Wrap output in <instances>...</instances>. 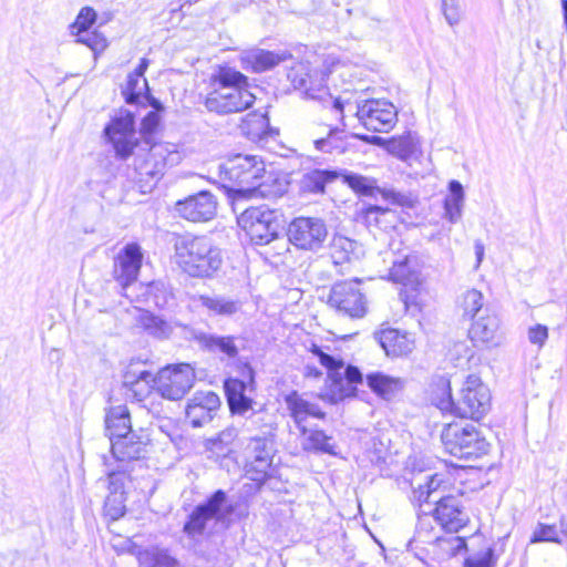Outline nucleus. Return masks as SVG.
Segmentation results:
<instances>
[{"label": "nucleus", "mask_w": 567, "mask_h": 567, "mask_svg": "<svg viewBox=\"0 0 567 567\" xmlns=\"http://www.w3.org/2000/svg\"><path fill=\"white\" fill-rule=\"evenodd\" d=\"M432 530V517L427 514L420 515L415 530V537L420 542L427 543L431 542L432 539H436L440 542V545L444 549L450 550L452 555H456L466 547L465 539L462 537L454 536L449 539H440L437 537L431 536Z\"/></svg>", "instance_id": "nucleus-28"}, {"label": "nucleus", "mask_w": 567, "mask_h": 567, "mask_svg": "<svg viewBox=\"0 0 567 567\" xmlns=\"http://www.w3.org/2000/svg\"><path fill=\"white\" fill-rule=\"evenodd\" d=\"M369 388L384 400L392 399L403 389V381L399 378L389 377L381 372L367 375Z\"/></svg>", "instance_id": "nucleus-34"}, {"label": "nucleus", "mask_w": 567, "mask_h": 567, "mask_svg": "<svg viewBox=\"0 0 567 567\" xmlns=\"http://www.w3.org/2000/svg\"><path fill=\"white\" fill-rule=\"evenodd\" d=\"M442 483L443 480L437 474L427 476L424 484H419L413 489V501L417 502L420 506L423 503H435L437 501L435 495Z\"/></svg>", "instance_id": "nucleus-43"}, {"label": "nucleus", "mask_w": 567, "mask_h": 567, "mask_svg": "<svg viewBox=\"0 0 567 567\" xmlns=\"http://www.w3.org/2000/svg\"><path fill=\"white\" fill-rule=\"evenodd\" d=\"M245 453L247 474L252 481H262L272 463V441L267 436L251 437Z\"/></svg>", "instance_id": "nucleus-15"}, {"label": "nucleus", "mask_w": 567, "mask_h": 567, "mask_svg": "<svg viewBox=\"0 0 567 567\" xmlns=\"http://www.w3.org/2000/svg\"><path fill=\"white\" fill-rule=\"evenodd\" d=\"M174 250L178 267L195 278L212 277L221 268L224 260L220 248L206 236H178Z\"/></svg>", "instance_id": "nucleus-2"}, {"label": "nucleus", "mask_w": 567, "mask_h": 567, "mask_svg": "<svg viewBox=\"0 0 567 567\" xmlns=\"http://www.w3.org/2000/svg\"><path fill=\"white\" fill-rule=\"evenodd\" d=\"M134 124L133 114L126 112L123 116L114 118L104 130L106 137L121 158L132 155L138 144Z\"/></svg>", "instance_id": "nucleus-13"}, {"label": "nucleus", "mask_w": 567, "mask_h": 567, "mask_svg": "<svg viewBox=\"0 0 567 567\" xmlns=\"http://www.w3.org/2000/svg\"><path fill=\"white\" fill-rule=\"evenodd\" d=\"M136 324L157 339H167L173 333V326L163 318L146 310H138Z\"/></svg>", "instance_id": "nucleus-36"}, {"label": "nucleus", "mask_w": 567, "mask_h": 567, "mask_svg": "<svg viewBox=\"0 0 567 567\" xmlns=\"http://www.w3.org/2000/svg\"><path fill=\"white\" fill-rule=\"evenodd\" d=\"M474 248H475V255H476V259H477V265H480L483 260V257H484V245L482 241L480 240H476L475 241V245H474Z\"/></svg>", "instance_id": "nucleus-59"}, {"label": "nucleus", "mask_w": 567, "mask_h": 567, "mask_svg": "<svg viewBox=\"0 0 567 567\" xmlns=\"http://www.w3.org/2000/svg\"><path fill=\"white\" fill-rule=\"evenodd\" d=\"M192 338L198 347L204 350L223 353L227 358H235L238 354V348L235 344L234 338L230 336H217L194 330Z\"/></svg>", "instance_id": "nucleus-26"}, {"label": "nucleus", "mask_w": 567, "mask_h": 567, "mask_svg": "<svg viewBox=\"0 0 567 567\" xmlns=\"http://www.w3.org/2000/svg\"><path fill=\"white\" fill-rule=\"evenodd\" d=\"M317 358L319 362L328 369L329 374L331 372L339 371L343 367V362L341 360H338L323 351H321Z\"/></svg>", "instance_id": "nucleus-54"}, {"label": "nucleus", "mask_w": 567, "mask_h": 567, "mask_svg": "<svg viewBox=\"0 0 567 567\" xmlns=\"http://www.w3.org/2000/svg\"><path fill=\"white\" fill-rule=\"evenodd\" d=\"M282 215L266 206L249 207L239 217V226L256 245H267L282 229Z\"/></svg>", "instance_id": "nucleus-6"}, {"label": "nucleus", "mask_w": 567, "mask_h": 567, "mask_svg": "<svg viewBox=\"0 0 567 567\" xmlns=\"http://www.w3.org/2000/svg\"><path fill=\"white\" fill-rule=\"evenodd\" d=\"M333 107L336 110H338L339 112H342L343 111V103L340 101V99H336L334 102H333Z\"/></svg>", "instance_id": "nucleus-63"}, {"label": "nucleus", "mask_w": 567, "mask_h": 567, "mask_svg": "<svg viewBox=\"0 0 567 567\" xmlns=\"http://www.w3.org/2000/svg\"><path fill=\"white\" fill-rule=\"evenodd\" d=\"M529 542H530V544L555 543V544L561 545L564 543V539L559 535L556 525L538 523L530 536Z\"/></svg>", "instance_id": "nucleus-46"}, {"label": "nucleus", "mask_w": 567, "mask_h": 567, "mask_svg": "<svg viewBox=\"0 0 567 567\" xmlns=\"http://www.w3.org/2000/svg\"><path fill=\"white\" fill-rule=\"evenodd\" d=\"M286 404L299 431L307 427L308 417L324 419L326 416L318 404L307 401L297 392H292L286 398Z\"/></svg>", "instance_id": "nucleus-25"}, {"label": "nucleus", "mask_w": 567, "mask_h": 567, "mask_svg": "<svg viewBox=\"0 0 567 567\" xmlns=\"http://www.w3.org/2000/svg\"><path fill=\"white\" fill-rule=\"evenodd\" d=\"M255 95L248 90L247 76L230 68L220 69L210 80V90L204 104L219 115L239 113L249 109Z\"/></svg>", "instance_id": "nucleus-1"}, {"label": "nucleus", "mask_w": 567, "mask_h": 567, "mask_svg": "<svg viewBox=\"0 0 567 567\" xmlns=\"http://www.w3.org/2000/svg\"><path fill=\"white\" fill-rule=\"evenodd\" d=\"M496 555L493 548L468 556L464 561V567H495Z\"/></svg>", "instance_id": "nucleus-50"}, {"label": "nucleus", "mask_w": 567, "mask_h": 567, "mask_svg": "<svg viewBox=\"0 0 567 567\" xmlns=\"http://www.w3.org/2000/svg\"><path fill=\"white\" fill-rule=\"evenodd\" d=\"M317 358L319 362L328 369L329 374L331 372L339 371L343 367V362L341 360H338L323 351H321Z\"/></svg>", "instance_id": "nucleus-55"}, {"label": "nucleus", "mask_w": 567, "mask_h": 567, "mask_svg": "<svg viewBox=\"0 0 567 567\" xmlns=\"http://www.w3.org/2000/svg\"><path fill=\"white\" fill-rule=\"evenodd\" d=\"M216 209L217 202L209 192H199L175 204L176 214L193 223L210 220Z\"/></svg>", "instance_id": "nucleus-16"}, {"label": "nucleus", "mask_w": 567, "mask_h": 567, "mask_svg": "<svg viewBox=\"0 0 567 567\" xmlns=\"http://www.w3.org/2000/svg\"><path fill=\"white\" fill-rule=\"evenodd\" d=\"M237 436V429L235 426H228L216 436L205 441L206 451L210 452L216 457L226 456L231 451L230 446Z\"/></svg>", "instance_id": "nucleus-40"}, {"label": "nucleus", "mask_w": 567, "mask_h": 567, "mask_svg": "<svg viewBox=\"0 0 567 567\" xmlns=\"http://www.w3.org/2000/svg\"><path fill=\"white\" fill-rule=\"evenodd\" d=\"M557 529L563 539L567 538V519L564 516L560 517Z\"/></svg>", "instance_id": "nucleus-60"}, {"label": "nucleus", "mask_w": 567, "mask_h": 567, "mask_svg": "<svg viewBox=\"0 0 567 567\" xmlns=\"http://www.w3.org/2000/svg\"><path fill=\"white\" fill-rule=\"evenodd\" d=\"M360 218L368 227L388 230L394 227L396 214L394 210L377 205L363 206L359 212Z\"/></svg>", "instance_id": "nucleus-33"}, {"label": "nucleus", "mask_w": 567, "mask_h": 567, "mask_svg": "<svg viewBox=\"0 0 567 567\" xmlns=\"http://www.w3.org/2000/svg\"><path fill=\"white\" fill-rule=\"evenodd\" d=\"M373 337L388 357L408 355L415 348L413 336L409 332H401L398 329H382L374 332Z\"/></svg>", "instance_id": "nucleus-22"}, {"label": "nucleus", "mask_w": 567, "mask_h": 567, "mask_svg": "<svg viewBox=\"0 0 567 567\" xmlns=\"http://www.w3.org/2000/svg\"><path fill=\"white\" fill-rule=\"evenodd\" d=\"M442 11L451 27L456 25L462 19V11L455 0H443Z\"/></svg>", "instance_id": "nucleus-52"}, {"label": "nucleus", "mask_w": 567, "mask_h": 567, "mask_svg": "<svg viewBox=\"0 0 567 567\" xmlns=\"http://www.w3.org/2000/svg\"><path fill=\"white\" fill-rule=\"evenodd\" d=\"M95 19L96 12L92 8L85 7L78 14L73 27L78 29V33L85 32L95 22Z\"/></svg>", "instance_id": "nucleus-51"}, {"label": "nucleus", "mask_w": 567, "mask_h": 567, "mask_svg": "<svg viewBox=\"0 0 567 567\" xmlns=\"http://www.w3.org/2000/svg\"><path fill=\"white\" fill-rule=\"evenodd\" d=\"M223 187L249 197L269 195L265 181V165L256 156L237 154L218 166Z\"/></svg>", "instance_id": "nucleus-3"}, {"label": "nucleus", "mask_w": 567, "mask_h": 567, "mask_svg": "<svg viewBox=\"0 0 567 567\" xmlns=\"http://www.w3.org/2000/svg\"><path fill=\"white\" fill-rule=\"evenodd\" d=\"M441 440L445 451L460 460L477 458L486 454L489 446L476 426L467 422L446 424Z\"/></svg>", "instance_id": "nucleus-5"}, {"label": "nucleus", "mask_w": 567, "mask_h": 567, "mask_svg": "<svg viewBox=\"0 0 567 567\" xmlns=\"http://www.w3.org/2000/svg\"><path fill=\"white\" fill-rule=\"evenodd\" d=\"M288 76L295 89L302 90L310 99L323 100L329 95L324 79L326 74L322 71L311 73L307 66L300 65L298 69L292 70Z\"/></svg>", "instance_id": "nucleus-21"}, {"label": "nucleus", "mask_w": 567, "mask_h": 567, "mask_svg": "<svg viewBox=\"0 0 567 567\" xmlns=\"http://www.w3.org/2000/svg\"><path fill=\"white\" fill-rule=\"evenodd\" d=\"M141 567H178V560L171 555L169 550L158 546H151L140 549L136 553Z\"/></svg>", "instance_id": "nucleus-35"}, {"label": "nucleus", "mask_w": 567, "mask_h": 567, "mask_svg": "<svg viewBox=\"0 0 567 567\" xmlns=\"http://www.w3.org/2000/svg\"><path fill=\"white\" fill-rule=\"evenodd\" d=\"M450 194L444 199V217L452 224L461 220L464 207V189L458 181L449 183Z\"/></svg>", "instance_id": "nucleus-37"}, {"label": "nucleus", "mask_w": 567, "mask_h": 567, "mask_svg": "<svg viewBox=\"0 0 567 567\" xmlns=\"http://www.w3.org/2000/svg\"><path fill=\"white\" fill-rule=\"evenodd\" d=\"M337 178V173L327 169H312L303 174L300 189L303 193L322 194L328 183Z\"/></svg>", "instance_id": "nucleus-39"}, {"label": "nucleus", "mask_w": 567, "mask_h": 567, "mask_svg": "<svg viewBox=\"0 0 567 567\" xmlns=\"http://www.w3.org/2000/svg\"><path fill=\"white\" fill-rule=\"evenodd\" d=\"M158 115L155 112H148V114L143 118L141 131L143 133H152L155 127L158 125Z\"/></svg>", "instance_id": "nucleus-57"}, {"label": "nucleus", "mask_w": 567, "mask_h": 567, "mask_svg": "<svg viewBox=\"0 0 567 567\" xmlns=\"http://www.w3.org/2000/svg\"><path fill=\"white\" fill-rule=\"evenodd\" d=\"M76 41L79 43H82V44H85L86 47H89L94 52L95 55L97 53L103 52L107 47L106 39L101 33H99L96 31H93V32L85 31L82 33H78Z\"/></svg>", "instance_id": "nucleus-49"}, {"label": "nucleus", "mask_w": 567, "mask_h": 567, "mask_svg": "<svg viewBox=\"0 0 567 567\" xmlns=\"http://www.w3.org/2000/svg\"><path fill=\"white\" fill-rule=\"evenodd\" d=\"M342 374L346 381L353 386H355L357 383H361L363 380L361 371L353 365H348Z\"/></svg>", "instance_id": "nucleus-56"}, {"label": "nucleus", "mask_w": 567, "mask_h": 567, "mask_svg": "<svg viewBox=\"0 0 567 567\" xmlns=\"http://www.w3.org/2000/svg\"><path fill=\"white\" fill-rule=\"evenodd\" d=\"M128 468L126 465H117L116 468L107 471L109 493H125V484L128 481Z\"/></svg>", "instance_id": "nucleus-47"}, {"label": "nucleus", "mask_w": 567, "mask_h": 567, "mask_svg": "<svg viewBox=\"0 0 567 567\" xmlns=\"http://www.w3.org/2000/svg\"><path fill=\"white\" fill-rule=\"evenodd\" d=\"M468 336L475 346H498L502 339L499 318L485 309L472 323Z\"/></svg>", "instance_id": "nucleus-20"}, {"label": "nucleus", "mask_w": 567, "mask_h": 567, "mask_svg": "<svg viewBox=\"0 0 567 567\" xmlns=\"http://www.w3.org/2000/svg\"><path fill=\"white\" fill-rule=\"evenodd\" d=\"M244 373L247 380L229 378L224 383L227 402L234 414H245L252 408V400L246 395V391L252 388L254 370L247 365Z\"/></svg>", "instance_id": "nucleus-18"}, {"label": "nucleus", "mask_w": 567, "mask_h": 567, "mask_svg": "<svg viewBox=\"0 0 567 567\" xmlns=\"http://www.w3.org/2000/svg\"><path fill=\"white\" fill-rule=\"evenodd\" d=\"M388 151L400 159L406 161L417 152V141L411 134L393 137L388 142Z\"/></svg>", "instance_id": "nucleus-41"}, {"label": "nucleus", "mask_w": 567, "mask_h": 567, "mask_svg": "<svg viewBox=\"0 0 567 567\" xmlns=\"http://www.w3.org/2000/svg\"><path fill=\"white\" fill-rule=\"evenodd\" d=\"M330 384V395L333 402L341 401L346 398L353 396L355 393V386L351 385L346 381L343 374L339 371L331 372L328 374Z\"/></svg>", "instance_id": "nucleus-45"}, {"label": "nucleus", "mask_w": 567, "mask_h": 567, "mask_svg": "<svg viewBox=\"0 0 567 567\" xmlns=\"http://www.w3.org/2000/svg\"><path fill=\"white\" fill-rule=\"evenodd\" d=\"M381 141H382V138L379 137V136H373L372 137V142L375 143V144H380Z\"/></svg>", "instance_id": "nucleus-64"}, {"label": "nucleus", "mask_w": 567, "mask_h": 567, "mask_svg": "<svg viewBox=\"0 0 567 567\" xmlns=\"http://www.w3.org/2000/svg\"><path fill=\"white\" fill-rule=\"evenodd\" d=\"M346 181L354 192L361 195L372 196L374 192L378 190L384 198L391 199L395 204L405 205L408 202V197L403 194L396 193L394 190H381L377 186V182L373 178L364 177L358 174H349L346 176Z\"/></svg>", "instance_id": "nucleus-27"}, {"label": "nucleus", "mask_w": 567, "mask_h": 567, "mask_svg": "<svg viewBox=\"0 0 567 567\" xmlns=\"http://www.w3.org/2000/svg\"><path fill=\"white\" fill-rule=\"evenodd\" d=\"M202 303L216 315L231 316L240 309V302L225 297H202Z\"/></svg>", "instance_id": "nucleus-44"}, {"label": "nucleus", "mask_w": 567, "mask_h": 567, "mask_svg": "<svg viewBox=\"0 0 567 567\" xmlns=\"http://www.w3.org/2000/svg\"><path fill=\"white\" fill-rule=\"evenodd\" d=\"M125 493H109L104 502V513L115 520L125 514Z\"/></svg>", "instance_id": "nucleus-48"}, {"label": "nucleus", "mask_w": 567, "mask_h": 567, "mask_svg": "<svg viewBox=\"0 0 567 567\" xmlns=\"http://www.w3.org/2000/svg\"><path fill=\"white\" fill-rule=\"evenodd\" d=\"M195 372L189 364L166 367L155 375L153 389L168 400L182 399L194 385Z\"/></svg>", "instance_id": "nucleus-10"}, {"label": "nucleus", "mask_w": 567, "mask_h": 567, "mask_svg": "<svg viewBox=\"0 0 567 567\" xmlns=\"http://www.w3.org/2000/svg\"><path fill=\"white\" fill-rule=\"evenodd\" d=\"M358 121L372 132H389L398 122L396 107L386 100H367L354 106Z\"/></svg>", "instance_id": "nucleus-9"}, {"label": "nucleus", "mask_w": 567, "mask_h": 567, "mask_svg": "<svg viewBox=\"0 0 567 567\" xmlns=\"http://www.w3.org/2000/svg\"><path fill=\"white\" fill-rule=\"evenodd\" d=\"M363 254L362 246L346 236L334 235L330 245V255L334 265L358 260Z\"/></svg>", "instance_id": "nucleus-29"}, {"label": "nucleus", "mask_w": 567, "mask_h": 567, "mask_svg": "<svg viewBox=\"0 0 567 567\" xmlns=\"http://www.w3.org/2000/svg\"><path fill=\"white\" fill-rule=\"evenodd\" d=\"M234 513L223 489L214 492L204 503L198 504L183 526L184 534L193 540L209 538L218 529L226 528V519Z\"/></svg>", "instance_id": "nucleus-4"}, {"label": "nucleus", "mask_w": 567, "mask_h": 567, "mask_svg": "<svg viewBox=\"0 0 567 567\" xmlns=\"http://www.w3.org/2000/svg\"><path fill=\"white\" fill-rule=\"evenodd\" d=\"M548 338V329L546 326L536 324L528 330V339L533 344L542 348Z\"/></svg>", "instance_id": "nucleus-53"}, {"label": "nucleus", "mask_w": 567, "mask_h": 567, "mask_svg": "<svg viewBox=\"0 0 567 567\" xmlns=\"http://www.w3.org/2000/svg\"><path fill=\"white\" fill-rule=\"evenodd\" d=\"M453 411L461 417L478 420L487 413L491 406V393L481 378L471 374L466 378L456 400L450 395Z\"/></svg>", "instance_id": "nucleus-7"}, {"label": "nucleus", "mask_w": 567, "mask_h": 567, "mask_svg": "<svg viewBox=\"0 0 567 567\" xmlns=\"http://www.w3.org/2000/svg\"><path fill=\"white\" fill-rule=\"evenodd\" d=\"M302 441L301 446L306 452L337 455L336 444L332 436L327 435L322 430L308 429L300 430Z\"/></svg>", "instance_id": "nucleus-31"}, {"label": "nucleus", "mask_w": 567, "mask_h": 567, "mask_svg": "<svg viewBox=\"0 0 567 567\" xmlns=\"http://www.w3.org/2000/svg\"><path fill=\"white\" fill-rule=\"evenodd\" d=\"M155 375L147 360L133 358L123 373V385L132 392L136 401H143L153 389Z\"/></svg>", "instance_id": "nucleus-14"}, {"label": "nucleus", "mask_w": 567, "mask_h": 567, "mask_svg": "<svg viewBox=\"0 0 567 567\" xmlns=\"http://www.w3.org/2000/svg\"><path fill=\"white\" fill-rule=\"evenodd\" d=\"M290 58L291 54L286 51L271 52L262 49H256L248 54L247 60L256 72H265Z\"/></svg>", "instance_id": "nucleus-38"}, {"label": "nucleus", "mask_w": 567, "mask_h": 567, "mask_svg": "<svg viewBox=\"0 0 567 567\" xmlns=\"http://www.w3.org/2000/svg\"><path fill=\"white\" fill-rule=\"evenodd\" d=\"M432 517L447 533H458L470 522L462 497L455 495L439 497Z\"/></svg>", "instance_id": "nucleus-12"}, {"label": "nucleus", "mask_w": 567, "mask_h": 567, "mask_svg": "<svg viewBox=\"0 0 567 567\" xmlns=\"http://www.w3.org/2000/svg\"><path fill=\"white\" fill-rule=\"evenodd\" d=\"M105 431L110 442L133 432L130 413L125 405L113 406L109 410L105 416Z\"/></svg>", "instance_id": "nucleus-30"}, {"label": "nucleus", "mask_w": 567, "mask_h": 567, "mask_svg": "<svg viewBox=\"0 0 567 567\" xmlns=\"http://www.w3.org/2000/svg\"><path fill=\"white\" fill-rule=\"evenodd\" d=\"M389 276L393 281L403 285L405 289L410 287L412 290H415L421 284V272L416 257L404 256L393 260Z\"/></svg>", "instance_id": "nucleus-24"}, {"label": "nucleus", "mask_w": 567, "mask_h": 567, "mask_svg": "<svg viewBox=\"0 0 567 567\" xmlns=\"http://www.w3.org/2000/svg\"><path fill=\"white\" fill-rule=\"evenodd\" d=\"M316 148L319 151L327 152L329 146V140L328 138H320L315 141Z\"/></svg>", "instance_id": "nucleus-61"}, {"label": "nucleus", "mask_w": 567, "mask_h": 567, "mask_svg": "<svg viewBox=\"0 0 567 567\" xmlns=\"http://www.w3.org/2000/svg\"><path fill=\"white\" fill-rule=\"evenodd\" d=\"M309 350L315 357H318V354L322 351V349L315 343L311 344Z\"/></svg>", "instance_id": "nucleus-62"}, {"label": "nucleus", "mask_w": 567, "mask_h": 567, "mask_svg": "<svg viewBox=\"0 0 567 567\" xmlns=\"http://www.w3.org/2000/svg\"><path fill=\"white\" fill-rule=\"evenodd\" d=\"M148 60L143 58L138 66L127 75L126 85L123 89V95L128 104H134L140 101V97L148 91L147 81L144 73L148 68Z\"/></svg>", "instance_id": "nucleus-32"}, {"label": "nucleus", "mask_w": 567, "mask_h": 567, "mask_svg": "<svg viewBox=\"0 0 567 567\" xmlns=\"http://www.w3.org/2000/svg\"><path fill=\"white\" fill-rule=\"evenodd\" d=\"M143 254L141 247L127 244L117 255L114 261V277L123 289L136 281L142 266Z\"/></svg>", "instance_id": "nucleus-17"}, {"label": "nucleus", "mask_w": 567, "mask_h": 567, "mask_svg": "<svg viewBox=\"0 0 567 567\" xmlns=\"http://www.w3.org/2000/svg\"><path fill=\"white\" fill-rule=\"evenodd\" d=\"M484 296L477 289H468L464 291L457 300V307L462 310V316L474 319L483 309Z\"/></svg>", "instance_id": "nucleus-42"}, {"label": "nucleus", "mask_w": 567, "mask_h": 567, "mask_svg": "<svg viewBox=\"0 0 567 567\" xmlns=\"http://www.w3.org/2000/svg\"><path fill=\"white\" fill-rule=\"evenodd\" d=\"M322 375V372L317 369L316 367H312V365H306L305 367V377L306 378H313V379H317V378H320Z\"/></svg>", "instance_id": "nucleus-58"}, {"label": "nucleus", "mask_w": 567, "mask_h": 567, "mask_svg": "<svg viewBox=\"0 0 567 567\" xmlns=\"http://www.w3.org/2000/svg\"><path fill=\"white\" fill-rule=\"evenodd\" d=\"M145 447L146 444L134 432L111 442L113 457L120 465L126 466L131 461L141 458L146 452Z\"/></svg>", "instance_id": "nucleus-23"}, {"label": "nucleus", "mask_w": 567, "mask_h": 567, "mask_svg": "<svg viewBox=\"0 0 567 567\" xmlns=\"http://www.w3.org/2000/svg\"><path fill=\"white\" fill-rule=\"evenodd\" d=\"M328 303L339 313L361 318L365 313V299L355 282H338L330 290Z\"/></svg>", "instance_id": "nucleus-11"}, {"label": "nucleus", "mask_w": 567, "mask_h": 567, "mask_svg": "<svg viewBox=\"0 0 567 567\" xmlns=\"http://www.w3.org/2000/svg\"><path fill=\"white\" fill-rule=\"evenodd\" d=\"M289 241L299 249L318 251L328 237L323 219L318 217H296L288 227Z\"/></svg>", "instance_id": "nucleus-8"}, {"label": "nucleus", "mask_w": 567, "mask_h": 567, "mask_svg": "<svg viewBox=\"0 0 567 567\" xmlns=\"http://www.w3.org/2000/svg\"><path fill=\"white\" fill-rule=\"evenodd\" d=\"M220 406L219 396L212 392H197L186 406V419L193 427H200L214 417Z\"/></svg>", "instance_id": "nucleus-19"}]
</instances>
